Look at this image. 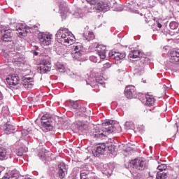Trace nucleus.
I'll use <instances>...</instances> for the list:
<instances>
[{"instance_id": "1", "label": "nucleus", "mask_w": 179, "mask_h": 179, "mask_svg": "<svg viewBox=\"0 0 179 179\" xmlns=\"http://www.w3.org/2000/svg\"><path fill=\"white\" fill-rule=\"evenodd\" d=\"M102 129L100 131V127L95 125L93 129L94 135H104V134H120L122 131L118 122L115 120H104L102 124Z\"/></svg>"}, {"instance_id": "2", "label": "nucleus", "mask_w": 179, "mask_h": 179, "mask_svg": "<svg viewBox=\"0 0 179 179\" xmlns=\"http://www.w3.org/2000/svg\"><path fill=\"white\" fill-rule=\"evenodd\" d=\"M56 38L60 44L68 47L75 42V36L67 28L61 27L56 34Z\"/></svg>"}, {"instance_id": "3", "label": "nucleus", "mask_w": 179, "mask_h": 179, "mask_svg": "<svg viewBox=\"0 0 179 179\" xmlns=\"http://www.w3.org/2000/svg\"><path fill=\"white\" fill-rule=\"evenodd\" d=\"M129 167L134 169L135 170H139L140 171H143L148 167V162L145 159V158L137 157L134 159H131L129 162Z\"/></svg>"}, {"instance_id": "4", "label": "nucleus", "mask_w": 179, "mask_h": 179, "mask_svg": "<svg viewBox=\"0 0 179 179\" xmlns=\"http://www.w3.org/2000/svg\"><path fill=\"white\" fill-rule=\"evenodd\" d=\"M41 45H50L52 41V34L47 33H40L38 35Z\"/></svg>"}, {"instance_id": "5", "label": "nucleus", "mask_w": 179, "mask_h": 179, "mask_svg": "<svg viewBox=\"0 0 179 179\" xmlns=\"http://www.w3.org/2000/svg\"><path fill=\"white\" fill-rule=\"evenodd\" d=\"M50 121H51V119L48 118L47 115H43L41 118V122L43 128V131H52L54 127L51 125V122Z\"/></svg>"}, {"instance_id": "6", "label": "nucleus", "mask_w": 179, "mask_h": 179, "mask_svg": "<svg viewBox=\"0 0 179 179\" xmlns=\"http://www.w3.org/2000/svg\"><path fill=\"white\" fill-rule=\"evenodd\" d=\"M150 62V59L148 57H141L140 60L137 62L138 65L136 67V71L138 72H143L145 69V65H148Z\"/></svg>"}, {"instance_id": "7", "label": "nucleus", "mask_w": 179, "mask_h": 179, "mask_svg": "<svg viewBox=\"0 0 179 179\" xmlns=\"http://www.w3.org/2000/svg\"><path fill=\"white\" fill-rule=\"evenodd\" d=\"M107 149V146H106V143H103L99 144L96 149L92 151L94 156H96V157H99L101 155L106 153V150Z\"/></svg>"}, {"instance_id": "8", "label": "nucleus", "mask_w": 179, "mask_h": 179, "mask_svg": "<svg viewBox=\"0 0 179 179\" xmlns=\"http://www.w3.org/2000/svg\"><path fill=\"white\" fill-rule=\"evenodd\" d=\"M50 71H51V63L47 60H43L41 66L38 68V72L39 73H47Z\"/></svg>"}, {"instance_id": "9", "label": "nucleus", "mask_w": 179, "mask_h": 179, "mask_svg": "<svg viewBox=\"0 0 179 179\" xmlns=\"http://www.w3.org/2000/svg\"><path fill=\"white\" fill-rule=\"evenodd\" d=\"M6 82L8 85H10V87L12 86H16V85H19V82H20V78L17 75L13 74L11 76H8L6 78Z\"/></svg>"}, {"instance_id": "10", "label": "nucleus", "mask_w": 179, "mask_h": 179, "mask_svg": "<svg viewBox=\"0 0 179 179\" xmlns=\"http://www.w3.org/2000/svg\"><path fill=\"white\" fill-rule=\"evenodd\" d=\"M13 62L15 64V65H17V66H20L21 65H24L26 58L24 56H23V55L17 54L13 57Z\"/></svg>"}, {"instance_id": "11", "label": "nucleus", "mask_w": 179, "mask_h": 179, "mask_svg": "<svg viewBox=\"0 0 179 179\" xmlns=\"http://www.w3.org/2000/svg\"><path fill=\"white\" fill-rule=\"evenodd\" d=\"M96 52L98 54L99 57H100L101 59H106V57H107L106 55V45H97L95 47Z\"/></svg>"}, {"instance_id": "12", "label": "nucleus", "mask_w": 179, "mask_h": 179, "mask_svg": "<svg viewBox=\"0 0 179 179\" xmlns=\"http://www.w3.org/2000/svg\"><path fill=\"white\" fill-rule=\"evenodd\" d=\"M1 38L3 41H10L12 40V31L10 29H3L1 30Z\"/></svg>"}, {"instance_id": "13", "label": "nucleus", "mask_w": 179, "mask_h": 179, "mask_svg": "<svg viewBox=\"0 0 179 179\" xmlns=\"http://www.w3.org/2000/svg\"><path fill=\"white\" fill-rule=\"evenodd\" d=\"M16 30L18 31V36L20 38L26 37V36H27V33H29V29L26 28L24 24H18V26H17Z\"/></svg>"}, {"instance_id": "14", "label": "nucleus", "mask_w": 179, "mask_h": 179, "mask_svg": "<svg viewBox=\"0 0 179 179\" xmlns=\"http://www.w3.org/2000/svg\"><path fill=\"white\" fill-rule=\"evenodd\" d=\"M169 61L172 64H179V49H175L171 50Z\"/></svg>"}, {"instance_id": "15", "label": "nucleus", "mask_w": 179, "mask_h": 179, "mask_svg": "<svg viewBox=\"0 0 179 179\" xmlns=\"http://www.w3.org/2000/svg\"><path fill=\"white\" fill-rule=\"evenodd\" d=\"M95 5V9L98 10V12H101L103 10H108L109 8L108 4L103 2L102 1L97 0V2Z\"/></svg>"}, {"instance_id": "16", "label": "nucleus", "mask_w": 179, "mask_h": 179, "mask_svg": "<svg viewBox=\"0 0 179 179\" xmlns=\"http://www.w3.org/2000/svg\"><path fill=\"white\" fill-rule=\"evenodd\" d=\"M73 127L80 132H83V131H86V129H87V124L85 123V122L82 121H77L74 122Z\"/></svg>"}, {"instance_id": "17", "label": "nucleus", "mask_w": 179, "mask_h": 179, "mask_svg": "<svg viewBox=\"0 0 179 179\" xmlns=\"http://www.w3.org/2000/svg\"><path fill=\"white\" fill-rule=\"evenodd\" d=\"M135 93V86L129 85L125 88L124 94L127 99H132Z\"/></svg>"}, {"instance_id": "18", "label": "nucleus", "mask_w": 179, "mask_h": 179, "mask_svg": "<svg viewBox=\"0 0 179 179\" xmlns=\"http://www.w3.org/2000/svg\"><path fill=\"white\" fill-rule=\"evenodd\" d=\"M109 57L111 58V59L120 61V59H124V58H125V53L111 52L109 53Z\"/></svg>"}, {"instance_id": "19", "label": "nucleus", "mask_w": 179, "mask_h": 179, "mask_svg": "<svg viewBox=\"0 0 179 179\" xmlns=\"http://www.w3.org/2000/svg\"><path fill=\"white\" fill-rule=\"evenodd\" d=\"M59 169V177L61 179L65 178V175L66 174V166L65 163L62 162L58 165Z\"/></svg>"}, {"instance_id": "20", "label": "nucleus", "mask_w": 179, "mask_h": 179, "mask_svg": "<svg viewBox=\"0 0 179 179\" xmlns=\"http://www.w3.org/2000/svg\"><path fill=\"white\" fill-rule=\"evenodd\" d=\"M85 51L86 50L85 49V48H83V45L80 43H77L73 46V52H81L83 54H85Z\"/></svg>"}, {"instance_id": "21", "label": "nucleus", "mask_w": 179, "mask_h": 179, "mask_svg": "<svg viewBox=\"0 0 179 179\" xmlns=\"http://www.w3.org/2000/svg\"><path fill=\"white\" fill-rule=\"evenodd\" d=\"M6 135H10V134H15L16 130L14 126L11 125L9 122L6 124V129H4Z\"/></svg>"}, {"instance_id": "22", "label": "nucleus", "mask_w": 179, "mask_h": 179, "mask_svg": "<svg viewBox=\"0 0 179 179\" xmlns=\"http://www.w3.org/2000/svg\"><path fill=\"white\" fill-rule=\"evenodd\" d=\"M19 173L16 171H12L10 173H6L2 179H19Z\"/></svg>"}, {"instance_id": "23", "label": "nucleus", "mask_w": 179, "mask_h": 179, "mask_svg": "<svg viewBox=\"0 0 179 179\" xmlns=\"http://www.w3.org/2000/svg\"><path fill=\"white\" fill-rule=\"evenodd\" d=\"M9 155L6 148H0V160H6L9 157Z\"/></svg>"}, {"instance_id": "24", "label": "nucleus", "mask_w": 179, "mask_h": 179, "mask_svg": "<svg viewBox=\"0 0 179 179\" xmlns=\"http://www.w3.org/2000/svg\"><path fill=\"white\" fill-rule=\"evenodd\" d=\"M38 157L42 159V160H44L47 159V157H50V152L45 149H42V152H40L38 153Z\"/></svg>"}, {"instance_id": "25", "label": "nucleus", "mask_w": 179, "mask_h": 179, "mask_svg": "<svg viewBox=\"0 0 179 179\" xmlns=\"http://www.w3.org/2000/svg\"><path fill=\"white\" fill-rule=\"evenodd\" d=\"M28 150L29 149L26 146L23 145L17 150V155L18 156H23V155L27 153Z\"/></svg>"}, {"instance_id": "26", "label": "nucleus", "mask_w": 179, "mask_h": 179, "mask_svg": "<svg viewBox=\"0 0 179 179\" xmlns=\"http://www.w3.org/2000/svg\"><path fill=\"white\" fill-rule=\"evenodd\" d=\"M141 55L139 50H131L129 54V58H138Z\"/></svg>"}, {"instance_id": "27", "label": "nucleus", "mask_w": 179, "mask_h": 179, "mask_svg": "<svg viewBox=\"0 0 179 179\" xmlns=\"http://www.w3.org/2000/svg\"><path fill=\"white\" fill-rule=\"evenodd\" d=\"M85 38L87 40V41H90L94 40V34L92 31H87L84 34Z\"/></svg>"}, {"instance_id": "28", "label": "nucleus", "mask_w": 179, "mask_h": 179, "mask_svg": "<svg viewBox=\"0 0 179 179\" xmlns=\"http://www.w3.org/2000/svg\"><path fill=\"white\" fill-rule=\"evenodd\" d=\"M85 53L73 52V51L71 53L73 58H74V59H78V61H80V59L82 58V57H83Z\"/></svg>"}, {"instance_id": "29", "label": "nucleus", "mask_w": 179, "mask_h": 179, "mask_svg": "<svg viewBox=\"0 0 179 179\" xmlns=\"http://www.w3.org/2000/svg\"><path fill=\"white\" fill-rule=\"evenodd\" d=\"M107 148H108V153H110V155H113V156H115V155H117L115 153V145L113 144H109L107 146Z\"/></svg>"}, {"instance_id": "30", "label": "nucleus", "mask_w": 179, "mask_h": 179, "mask_svg": "<svg viewBox=\"0 0 179 179\" xmlns=\"http://www.w3.org/2000/svg\"><path fill=\"white\" fill-rule=\"evenodd\" d=\"M146 103L145 104L149 107H152L155 104V99L150 96H145Z\"/></svg>"}, {"instance_id": "31", "label": "nucleus", "mask_w": 179, "mask_h": 179, "mask_svg": "<svg viewBox=\"0 0 179 179\" xmlns=\"http://www.w3.org/2000/svg\"><path fill=\"white\" fill-rule=\"evenodd\" d=\"M134 127H135V124L132 122H126L124 124V128L127 131H128V129H133Z\"/></svg>"}, {"instance_id": "32", "label": "nucleus", "mask_w": 179, "mask_h": 179, "mask_svg": "<svg viewBox=\"0 0 179 179\" xmlns=\"http://www.w3.org/2000/svg\"><path fill=\"white\" fill-rule=\"evenodd\" d=\"M156 178L157 179H166V178H167V173L165 172H157Z\"/></svg>"}, {"instance_id": "33", "label": "nucleus", "mask_w": 179, "mask_h": 179, "mask_svg": "<svg viewBox=\"0 0 179 179\" xmlns=\"http://www.w3.org/2000/svg\"><path fill=\"white\" fill-rule=\"evenodd\" d=\"M69 104L70 107H72L75 110L78 109V107H79V105L78 104V102H76L75 101H69Z\"/></svg>"}, {"instance_id": "34", "label": "nucleus", "mask_w": 179, "mask_h": 179, "mask_svg": "<svg viewBox=\"0 0 179 179\" xmlns=\"http://www.w3.org/2000/svg\"><path fill=\"white\" fill-rule=\"evenodd\" d=\"M169 27L172 30H176V29H177L178 27V22H174V21L171 22L169 24Z\"/></svg>"}, {"instance_id": "35", "label": "nucleus", "mask_w": 179, "mask_h": 179, "mask_svg": "<svg viewBox=\"0 0 179 179\" xmlns=\"http://www.w3.org/2000/svg\"><path fill=\"white\" fill-rule=\"evenodd\" d=\"M57 68L59 72H65L66 71L65 66H64V64H62L61 63L57 64Z\"/></svg>"}, {"instance_id": "36", "label": "nucleus", "mask_w": 179, "mask_h": 179, "mask_svg": "<svg viewBox=\"0 0 179 179\" xmlns=\"http://www.w3.org/2000/svg\"><path fill=\"white\" fill-rule=\"evenodd\" d=\"M157 170H159L161 173H163V171L167 170V165L162 164L157 166Z\"/></svg>"}, {"instance_id": "37", "label": "nucleus", "mask_w": 179, "mask_h": 179, "mask_svg": "<svg viewBox=\"0 0 179 179\" xmlns=\"http://www.w3.org/2000/svg\"><path fill=\"white\" fill-rule=\"evenodd\" d=\"M59 9L61 10L62 14L66 15V10H68V8H66V6H64V5L61 4L59 6Z\"/></svg>"}, {"instance_id": "38", "label": "nucleus", "mask_w": 179, "mask_h": 179, "mask_svg": "<svg viewBox=\"0 0 179 179\" xmlns=\"http://www.w3.org/2000/svg\"><path fill=\"white\" fill-rule=\"evenodd\" d=\"M24 80V87H29V86H31V83H30L31 82V78H25Z\"/></svg>"}, {"instance_id": "39", "label": "nucleus", "mask_w": 179, "mask_h": 179, "mask_svg": "<svg viewBox=\"0 0 179 179\" xmlns=\"http://www.w3.org/2000/svg\"><path fill=\"white\" fill-rule=\"evenodd\" d=\"M33 134V131L31 129H23L22 131V135H31Z\"/></svg>"}, {"instance_id": "40", "label": "nucleus", "mask_w": 179, "mask_h": 179, "mask_svg": "<svg viewBox=\"0 0 179 179\" xmlns=\"http://www.w3.org/2000/svg\"><path fill=\"white\" fill-rule=\"evenodd\" d=\"M133 152H134V148L128 147L124 150V155L128 156V155H131V153H133Z\"/></svg>"}, {"instance_id": "41", "label": "nucleus", "mask_w": 179, "mask_h": 179, "mask_svg": "<svg viewBox=\"0 0 179 179\" xmlns=\"http://www.w3.org/2000/svg\"><path fill=\"white\" fill-rule=\"evenodd\" d=\"M88 176H89V173H87V172H82L80 173V179H87L88 178V177H87Z\"/></svg>"}, {"instance_id": "42", "label": "nucleus", "mask_w": 179, "mask_h": 179, "mask_svg": "<svg viewBox=\"0 0 179 179\" xmlns=\"http://www.w3.org/2000/svg\"><path fill=\"white\" fill-rule=\"evenodd\" d=\"M62 129H66L68 128V122L66 120H64L61 127Z\"/></svg>"}, {"instance_id": "43", "label": "nucleus", "mask_w": 179, "mask_h": 179, "mask_svg": "<svg viewBox=\"0 0 179 179\" xmlns=\"http://www.w3.org/2000/svg\"><path fill=\"white\" fill-rule=\"evenodd\" d=\"M108 68H111V64L110 63H106L103 64L102 69L103 71H106V69H108Z\"/></svg>"}, {"instance_id": "44", "label": "nucleus", "mask_w": 179, "mask_h": 179, "mask_svg": "<svg viewBox=\"0 0 179 179\" xmlns=\"http://www.w3.org/2000/svg\"><path fill=\"white\" fill-rule=\"evenodd\" d=\"M96 82H97L98 83H100L101 85H103V83H104L103 77H99V78H96Z\"/></svg>"}, {"instance_id": "45", "label": "nucleus", "mask_w": 179, "mask_h": 179, "mask_svg": "<svg viewBox=\"0 0 179 179\" xmlns=\"http://www.w3.org/2000/svg\"><path fill=\"white\" fill-rule=\"evenodd\" d=\"M87 2H88L90 5H96V3H97V0H87Z\"/></svg>"}, {"instance_id": "46", "label": "nucleus", "mask_w": 179, "mask_h": 179, "mask_svg": "<svg viewBox=\"0 0 179 179\" xmlns=\"http://www.w3.org/2000/svg\"><path fill=\"white\" fill-rule=\"evenodd\" d=\"M87 85H90V86H93V81H90V80H86Z\"/></svg>"}, {"instance_id": "47", "label": "nucleus", "mask_w": 179, "mask_h": 179, "mask_svg": "<svg viewBox=\"0 0 179 179\" xmlns=\"http://www.w3.org/2000/svg\"><path fill=\"white\" fill-rule=\"evenodd\" d=\"M80 111H81L83 113H85L86 112V108H85V107L81 108Z\"/></svg>"}, {"instance_id": "48", "label": "nucleus", "mask_w": 179, "mask_h": 179, "mask_svg": "<svg viewBox=\"0 0 179 179\" xmlns=\"http://www.w3.org/2000/svg\"><path fill=\"white\" fill-rule=\"evenodd\" d=\"M157 27H159V29H162V24H160L159 22H157Z\"/></svg>"}, {"instance_id": "49", "label": "nucleus", "mask_w": 179, "mask_h": 179, "mask_svg": "<svg viewBox=\"0 0 179 179\" xmlns=\"http://www.w3.org/2000/svg\"><path fill=\"white\" fill-rule=\"evenodd\" d=\"M3 96H2V92H0V100H2Z\"/></svg>"}, {"instance_id": "50", "label": "nucleus", "mask_w": 179, "mask_h": 179, "mask_svg": "<svg viewBox=\"0 0 179 179\" xmlns=\"http://www.w3.org/2000/svg\"><path fill=\"white\" fill-rule=\"evenodd\" d=\"M141 129H145V126L141 125Z\"/></svg>"}, {"instance_id": "51", "label": "nucleus", "mask_w": 179, "mask_h": 179, "mask_svg": "<svg viewBox=\"0 0 179 179\" xmlns=\"http://www.w3.org/2000/svg\"><path fill=\"white\" fill-rule=\"evenodd\" d=\"M34 55H38V52H34Z\"/></svg>"}, {"instance_id": "52", "label": "nucleus", "mask_w": 179, "mask_h": 179, "mask_svg": "<svg viewBox=\"0 0 179 179\" xmlns=\"http://www.w3.org/2000/svg\"><path fill=\"white\" fill-rule=\"evenodd\" d=\"M38 141H39V142H44V138L43 140L39 139Z\"/></svg>"}, {"instance_id": "53", "label": "nucleus", "mask_w": 179, "mask_h": 179, "mask_svg": "<svg viewBox=\"0 0 179 179\" xmlns=\"http://www.w3.org/2000/svg\"><path fill=\"white\" fill-rule=\"evenodd\" d=\"M108 173L109 174H111V173H113V171H108Z\"/></svg>"}, {"instance_id": "54", "label": "nucleus", "mask_w": 179, "mask_h": 179, "mask_svg": "<svg viewBox=\"0 0 179 179\" xmlns=\"http://www.w3.org/2000/svg\"><path fill=\"white\" fill-rule=\"evenodd\" d=\"M74 16H79V13H76V14H74Z\"/></svg>"}, {"instance_id": "55", "label": "nucleus", "mask_w": 179, "mask_h": 179, "mask_svg": "<svg viewBox=\"0 0 179 179\" xmlns=\"http://www.w3.org/2000/svg\"><path fill=\"white\" fill-rule=\"evenodd\" d=\"M172 139H176V136H173Z\"/></svg>"}, {"instance_id": "56", "label": "nucleus", "mask_w": 179, "mask_h": 179, "mask_svg": "<svg viewBox=\"0 0 179 179\" xmlns=\"http://www.w3.org/2000/svg\"><path fill=\"white\" fill-rule=\"evenodd\" d=\"M150 176L153 177V175L150 172Z\"/></svg>"}, {"instance_id": "57", "label": "nucleus", "mask_w": 179, "mask_h": 179, "mask_svg": "<svg viewBox=\"0 0 179 179\" xmlns=\"http://www.w3.org/2000/svg\"><path fill=\"white\" fill-rule=\"evenodd\" d=\"M175 2H179V0H173Z\"/></svg>"}, {"instance_id": "58", "label": "nucleus", "mask_w": 179, "mask_h": 179, "mask_svg": "<svg viewBox=\"0 0 179 179\" xmlns=\"http://www.w3.org/2000/svg\"><path fill=\"white\" fill-rule=\"evenodd\" d=\"M17 143H16V145H17Z\"/></svg>"}]
</instances>
